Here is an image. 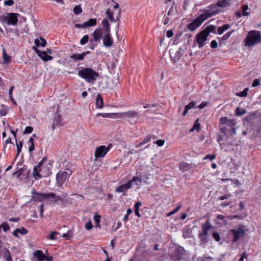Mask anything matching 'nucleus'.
<instances>
[{
	"instance_id": "12",
	"label": "nucleus",
	"mask_w": 261,
	"mask_h": 261,
	"mask_svg": "<svg viewBox=\"0 0 261 261\" xmlns=\"http://www.w3.org/2000/svg\"><path fill=\"white\" fill-rule=\"evenodd\" d=\"M230 231L233 235V242H237L240 238L242 237L245 234L244 230L241 227L237 229H231Z\"/></svg>"
},
{
	"instance_id": "14",
	"label": "nucleus",
	"mask_w": 261,
	"mask_h": 261,
	"mask_svg": "<svg viewBox=\"0 0 261 261\" xmlns=\"http://www.w3.org/2000/svg\"><path fill=\"white\" fill-rule=\"evenodd\" d=\"M107 152L108 149H106V147L103 145H101L96 147L94 155L96 159L102 158L105 156Z\"/></svg>"
},
{
	"instance_id": "38",
	"label": "nucleus",
	"mask_w": 261,
	"mask_h": 261,
	"mask_svg": "<svg viewBox=\"0 0 261 261\" xmlns=\"http://www.w3.org/2000/svg\"><path fill=\"white\" fill-rule=\"evenodd\" d=\"M89 40V36L87 35H86L83 36V37L80 40V43L82 45H84L87 43Z\"/></svg>"
},
{
	"instance_id": "59",
	"label": "nucleus",
	"mask_w": 261,
	"mask_h": 261,
	"mask_svg": "<svg viewBox=\"0 0 261 261\" xmlns=\"http://www.w3.org/2000/svg\"><path fill=\"white\" fill-rule=\"evenodd\" d=\"M92 224L91 221H89L85 224L86 229L88 230H89L92 228Z\"/></svg>"
},
{
	"instance_id": "41",
	"label": "nucleus",
	"mask_w": 261,
	"mask_h": 261,
	"mask_svg": "<svg viewBox=\"0 0 261 261\" xmlns=\"http://www.w3.org/2000/svg\"><path fill=\"white\" fill-rule=\"evenodd\" d=\"M243 8V13L242 15L243 16H248L249 14V13L247 11L248 9V7L247 5H245L242 6Z\"/></svg>"
},
{
	"instance_id": "23",
	"label": "nucleus",
	"mask_w": 261,
	"mask_h": 261,
	"mask_svg": "<svg viewBox=\"0 0 261 261\" xmlns=\"http://www.w3.org/2000/svg\"><path fill=\"white\" fill-rule=\"evenodd\" d=\"M229 0L218 1L216 4L217 7H226L229 5Z\"/></svg>"
},
{
	"instance_id": "9",
	"label": "nucleus",
	"mask_w": 261,
	"mask_h": 261,
	"mask_svg": "<svg viewBox=\"0 0 261 261\" xmlns=\"http://www.w3.org/2000/svg\"><path fill=\"white\" fill-rule=\"evenodd\" d=\"M70 174V171H69V173L66 171L59 172V173L57 174L56 176V180L58 185L59 186H62L63 183L69 177Z\"/></svg>"
},
{
	"instance_id": "2",
	"label": "nucleus",
	"mask_w": 261,
	"mask_h": 261,
	"mask_svg": "<svg viewBox=\"0 0 261 261\" xmlns=\"http://www.w3.org/2000/svg\"><path fill=\"white\" fill-rule=\"evenodd\" d=\"M140 115L138 112L136 111H128L127 112L118 113L117 114V118L125 119L131 124H135L138 123L140 119Z\"/></svg>"
},
{
	"instance_id": "28",
	"label": "nucleus",
	"mask_w": 261,
	"mask_h": 261,
	"mask_svg": "<svg viewBox=\"0 0 261 261\" xmlns=\"http://www.w3.org/2000/svg\"><path fill=\"white\" fill-rule=\"evenodd\" d=\"M3 257L5 258L6 261H12V258L10 255V252L7 248H5L4 250Z\"/></svg>"
},
{
	"instance_id": "31",
	"label": "nucleus",
	"mask_w": 261,
	"mask_h": 261,
	"mask_svg": "<svg viewBox=\"0 0 261 261\" xmlns=\"http://www.w3.org/2000/svg\"><path fill=\"white\" fill-rule=\"evenodd\" d=\"M179 169L182 171H186L190 169V165L187 163H181L179 164Z\"/></svg>"
},
{
	"instance_id": "57",
	"label": "nucleus",
	"mask_w": 261,
	"mask_h": 261,
	"mask_svg": "<svg viewBox=\"0 0 261 261\" xmlns=\"http://www.w3.org/2000/svg\"><path fill=\"white\" fill-rule=\"evenodd\" d=\"M216 158V155L214 154H207L206 156L204 157V159H209L210 161H213L214 159Z\"/></svg>"
},
{
	"instance_id": "22",
	"label": "nucleus",
	"mask_w": 261,
	"mask_h": 261,
	"mask_svg": "<svg viewBox=\"0 0 261 261\" xmlns=\"http://www.w3.org/2000/svg\"><path fill=\"white\" fill-rule=\"evenodd\" d=\"M96 24V19L94 18H90L87 21L83 23V27L87 28L90 27L95 26Z\"/></svg>"
},
{
	"instance_id": "34",
	"label": "nucleus",
	"mask_w": 261,
	"mask_h": 261,
	"mask_svg": "<svg viewBox=\"0 0 261 261\" xmlns=\"http://www.w3.org/2000/svg\"><path fill=\"white\" fill-rule=\"evenodd\" d=\"M199 119H197L193 126V127L190 129V132H192L194 130H197V132H199L200 130V124L198 123Z\"/></svg>"
},
{
	"instance_id": "25",
	"label": "nucleus",
	"mask_w": 261,
	"mask_h": 261,
	"mask_svg": "<svg viewBox=\"0 0 261 261\" xmlns=\"http://www.w3.org/2000/svg\"><path fill=\"white\" fill-rule=\"evenodd\" d=\"M117 113H98L97 116H100L103 118H117Z\"/></svg>"
},
{
	"instance_id": "60",
	"label": "nucleus",
	"mask_w": 261,
	"mask_h": 261,
	"mask_svg": "<svg viewBox=\"0 0 261 261\" xmlns=\"http://www.w3.org/2000/svg\"><path fill=\"white\" fill-rule=\"evenodd\" d=\"M155 143L159 146H162L165 143V141L164 140L160 139V140H158Z\"/></svg>"
},
{
	"instance_id": "56",
	"label": "nucleus",
	"mask_w": 261,
	"mask_h": 261,
	"mask_svg": "<svg viewBox=\"0 0 261 261\" xmlns=\"http://www.w3.org/2000/svg\"><path fill=\"white\" fill-rule=\"evenodd\" d=\"M106 14L107 16L109 17V19L111 20H113L114 19L113 13L110 11V10L109 9H107L106 11Z\"/></svg>"
},
{
	"instance_id": "32",
	"label": "nucleus",
	"mask_w": 261,
	"mask_h": 261,
	"mask_svg": "<svg viewBox=\"0 0 261 261\" xmlns=\"http://www.w3.org/2000/svg\"><path fill=\"white\" fill-rule=\"evenodd\" d=\"M229 28V25L228 24H225L222 25V27H220L218 29V33L219 35H221L223 33L228 30Z\"/></svg>"
},
{
	"instance_id": "44",
	"label": "nucleus",
	"mask_w": 261,
	"mask_h": 261,
	"mask_svg": "<svg viewBox=\"0 0 261 261\" xmlns=\"http://www.w3.org/2000/svg\"><path fill=\"white\" fill-rule=\"evenodd\" d=\"M225 217L224 216L222 215H218L217 217V219L215 220V222L217 224L219 223L218 221H217L218 220H221L223 221L225 223L226 222V221L225 220Z\"/></svg>"
},
{
	"instance_id": "39",
	"label": "nucleus",
	"mask_w": 261,
	"mask_h": 261,
	"mask_svg": "<svg viewBox=\"0 0 261 261\" xmlns=\"http://www.w3.org/2000/svg\"><path fill=\"white\" fill-rule=\"evenodd\" d=\"M16 142H17L16 139ZM16 145H17V155H18V154L21 152L23 143L22 141H19L18 144L17 143H16Z\"/></svg>"
},
{
	"instance_id": "61",
	"label": "nucleus",
	"mask_w": 261,
	"mask_h": 261,
	"mask_svg": "<svg viewBox=\"0 0 261 261\" xmlns=\"http://www.w3.org/2000/svg\"><path fill=\"white\" fill-rule=\"evenodd\" d=\"M14 1L13 0H7L4 2V4L7 6H12L14 4Z\"/></svg>"
},
{
	"instance_id": "43",
	"label": "nucleus",
	"mask_w": 261,
	"mask_h": 261,
	"mask_svg": "<svg viewBox=\"0 0 261 261\" xmlns=\"http://www.w3.org/2000/svg\"><path fill=\"white\" fill-rule=\"evenodd\" d=\"M59 234V233L57 231H53L50 233L48 239L54 240L57 239L56 236Z\"/></svg>"
},
{
	"instance_id": "27",
	"label": "nucleus",
	"mask_w": 261,
	"mask_h": 261,
	"mask_svg": "<svg viewBox=\"0 0 261 261\" xmlns=\"http://www.w3.org/2000/svg\"><path fill=\"white\" fill-rule=\"evenodd\" d=\"M151 137L150 135H148L140 143L136 144V148H139L142 145L145 144L150 141Z\"/></svg>"
},
{
	"instance_id": "52",
	"label": "nucleus",
	"mask_w": 261,
	"mask_h": 261,
	"mask_svg": "<svg viewBox=\"0 0 261 261\" xmlns=\"http://www.w3.org/2000/svg\"><path fill=\"white\" fill-rule=\"evenodd\" d=\"M260 80L259 79H255L252 84V87H255L260 85Z\"/></svg>"
},
{
	"instance_id": "45",
	"label": "nucleus",
	"mask_w": 261,
	"mask_h": 261,
	"mask_svg": "<svg viewBox=\"0 0 261 261\" xmlns=\"http://www.w3.org/2000/svg\"><path fill=\"white\" fill-rule=\"evenodd\" d=\"M100 219V216L99 215H95L94 216V220L95 221V222L96 223V225L97 227H99L100 226V224H99Z\"/></svg>"
},
{
	"instance_id": "36",
	"label": "nucleus",
	"mask_w": 261,
	"mask_h": 261,
	"mask_svg": "<svg viewBox=\"0 0 261 261\" xmlns=\"http://www.w3.org/2000/svg\"><path fill=\"white\" fill-rule=\"evenodd\" d=\"M248 91V88H245L243 91L237 93L236 95L237 96H241V97H245V96H247Z\"/></svg>"
},
{
	"instance_id": "6",
	"label": "nucleus",
	"mask_w": 261,
	"mask_h": 261,
	"mask_svg": "<svg viewBox=\"0 0 261 261\" xmlns=\"http://www.w3.org/2000/svg\"><path fill=\"white\" fill-rule=\"evenodd\" d=\"M32 193L33 195L32 201H42L44 199H48V198H54L55 202L61 200L60 196H56L55 195V194H54L53 193H50L48 194L39 193L36 192L35 190H34L32 191Z\"/></svg>"
},
{
	"instance_id": "10",
	"label": "nucleus",
	"mask_w": 261,
	"mask_h": 261,
	"mask_svg": "<svg viewBox=\"0 0 261 261\" xmlns=\"http://www.w3.org/2000/svg\"><path fill=\"white\" fill-rule=\"evenodd\" d=\"M207 33L205 34V32L201 31L196 36L195 40L198 43V47L202 48L205 45V42L207 40L208 37Z\"/></svg>"
},
{
	"instance_id": "42",
	"label": "nucleus",
	"mask_w": 261,
	"mask_h": 261,
	"mask_svg": "<svg viewBox=\"0 0 261 261\" xmlns=\"http://www.w3.org/2000/svg\"><path fill=\"white\" fill-rule=\"evenodd\" d=\"M14 88V86H12L10 88V89H9V95L10 99L12 101V102L14 103V104H16V102L14 101V98L13 97V95H12V91H13V90Z\"/></svg>"
},
{
	"instance_id": "8",
	"label": "nucleus",
	"mask_w": 261,
	"mask_h": 261,
	"mask_svg": "<svg viewBox=\"0 0 261 261\" xmlns=\"http://www.w3.org/2000/svg\"><path fill=\"white\" fill-rule=\"evenodd\" d=\"M202 231L199 233L198 236L202 243L207 242L208 232L212 228L211 223L207 221L204 224H202Z\"/></svg>"
},
{
	"instance_id": "33",
	"label": "nucleus",
	"mask_w": 261,
	"mask_h": 261,
	"mask_svg": "<svg viewBox=\"0 0 261 261\" xmlns=\"http://www.w3.org/2000/svg\"><path fill=\"white\" fill-rule=\"evenodd\" d=\"M3 59L4 64L9 63L11 61V57L6 53L4 49L3 54Z\"/></svg>"
},
{
	"instance_id": "15",
	"label": "nucleus",
	"mask_w": 261,
	"mask_h": 261,
	"mask_svg": "<svg viewBox=\"0 0 261 261\" xmlns=\"http://www.w3.org/2000/svg\"><path fill=\"white\" fill-rule=\"evenodd\" d=\"M105 31H103V29L100 28H97L93 33V39H91L90 41L92 42L93 40L96 42L99 41L102 38V34Z\"/></svg>"
},
{
	"instance_id": "48",
	"label": "nucleus",
	"mask_w": 261,
	"mask_h": 261,
	"mask_svg": "<svg viewBox=\"0 0 261 261\" xmlns=\"http://www.w3.org/2000/svg\"><path fill=\"white\" fill-rule=\"evenodd\" d=\"M180 208H181V205H178L175 210H174L172 212L169 213L167 214V216L169 217V216L175 214L180 210Z\"/></svg>"
},
{
	"instance_id": "7",
	"label": "nucleus",
	"mask_w": 261,
	"mask_h": 261,
	"mask_svg": "<svg viewBox=\"0 0 261 261\" xmlns=\"http://www.w3.org/2000/svg\"><path fill=\"white\" fill-rule=\"evenodd\" d=\"M19 16V14L16 13H7L6 15L0 16V22L8 25H15L18 22Z\"/></svg>"
},
{
	"instance_id": "58",
	"label": "nucleus",
	"mask_w": 261,
	"mask_h": 261,
	"mask_svg": "<svg viewBox=\"0 0 261 261\" xmlns=\"http://www.w3.org/2000/svg\"><path fill=\"white\" fill-rule=\"evenodd\" d=\"M195 102L192 101L189 103L188 105L186 106L185 107H186L188 109L190 110L192 108H193L195 106Z\"/></svg>"
},
{
	"instance_id": "46",
	"label": "nucleus",
	"mask_w": 261,
	"mask_h": 261,
	"mask_svg": "<svg viewBox=\"0 0 261 261\" xmlns=\"http://www.w3.org/2000/svg\"><path fill=\"white\" fill-rule=\"evenodd\" d=\"M16 231L17 233H20L23 235L25 234L28 233V230L23 227H21V228H17Z\"/></svg>"
},
{
	"instance_id": "21",
	"label": "nucleus",
	"mask_w": 261,
	"mask_h": 261,
	"mask_svg": "<svg viewBox=\"0 0 261 261\" xmlns=\"http://www.w3.org/2000/svg\"><path fill=\"white\" fill-rule=\"evenodd\" d=\"M33 254L38 259L39 261H43L46 259V256L41 250H37L33 253Z\"/></svg>"
},
{
	"instance_id": "64",
	"label": "nucleus",
	"mask_w": 261,
	"mask_h": 261,
	"mask_svg": "<svg viewBox=\"0 0 261 261\" xmlns=\"http://www.w3.org/2000/svg\"><path fill=\"white\" fill-rule=\"evenodd\" d=\"M207 105V102H202L200 105H199L198 106V108L200 109H202L203 108H204L205 107H206Z\"/></svg>"
},
{
	"instance_id": "29",
	"label": "nucleus",
	"mask_w": 261,
	"mask_h": 261,
	"mask_svg": "<svg viewBox=\"0 0 261 261\" xmlns=\"http://www.w3.org/2000/svg\"><path fill=\"white\" fill-rule=\"evenodd\" d=\"M216 29V27L213 25H211L207 27L204 30H202L205 32V33H207V35L209 36L211 32H214Z\"/></svg>"
},
{
	"instance_id": "54",
	"label": "nucleus",
	"mask_w": 261,
	"mask_h": 261,
	"mask_svg": "<svg viewBox=\"0 0 261 261\" xmlns=\"http://www.w3.org/2000/svg\"><path fill=\"white\" fill-rule=\"evenodd\" d=\"M24 167L20 168L17 171L14 172V174L17 175V177H19L22 174V172L24 171Z\"/></svg>"
},
{
	"instance_id": "17",
	"label": "nucleus",
	"mask_w": 261,
	"mask_h": 261,
	"mask_svg": "<svg viewBox=\"0 0 261 261\" xmlns=\"http://www.w3.org/2000/svg\"><path fill=\"white\" fill-rule=\"evenodd\" d=\"M105 36L103 38V45L107 47H110L112 46L113 41L110 37V32H105Z\"/></svg>"
},
{
	"instance_id": "35",
	"label": "nucleus",
	"mask_w": 261,
	"mask_h": 261,
	"mask_svg": "<svg viewBox=\"0 0 261 261\" xmlns=\"http://www.w3.org/2000/svg\"><path fill=\"white\" fill-rule=\"evenodd\" d=\"M129 181H132V183L133 182H136V185L137 186L140 185L142 182L141 179L138 176L134 177L133 179L132 180H130Z\"/></svg>"
},
{
	"instance_id": "47",
	"label": "nucleus",
	"mask_w": 261,
	"mask_h": 261,
	"mask_svg": "<svg viewBox=\"0 0 261 261\" xmlns=\"http://www.w3.org/2000/svg\"><path fill=\"white\" fill-rule=\"evenodd\" d=\"M2 109L0 110V115L1 116H5L7 113L6 108L3 105H2Z\"/></svg>"
},
{
	"instance_id": "11",
	"label": "nucleus",
	"mask_w": 261,
	"mask_h": 261,
	"mask_svg": "<svg viewBox=\"0 0 261 261\" xmlns=\"http://www.w3.org/2000/svg\"><path fill=\"white\" fill-rule=\"evenodd\" d=\"M181 50V48H177L176 47H173L170 49V56L173 62H175L181 57L182 53Z\"/></svg>"
},
{
	"instance_id": "49",
	"label": "nucleus",
	"mask_w": 261,
	"mask_h": 261,
	"mask_svg": "<svg viewBox=\"0 0 261 261\" xmlns=\"http://www.w3.org/2000/svg\"><path fill=\"white\" fill-rule=\"evenodd\" d=\"M213 237L217 242L219 241L221 239L219 233L217 231L213 233Z\"/></svg>"
},
{
	"instance_id": "26",
	"label": "nucleus",
	"mask_w": 261,
	"mask_h": 261,
	"mask_svg": "<svg viewBox=\"0 0 261 261\" xmlns=\"http://www.w3.org/2000/svg\"><path fill=\"white\" fill-rule=\"evenodd\" d=\"M96 105L97 108H101L103 107V99L101 95L98 94L96 96Z\"/></svg>"
},
{
	"instance_id": "63",
	"label": "nucleus",
	"mask_w": 261,
	"mask_h": 261,
	"mask_svg": "<svg viewBox=\"0 0 261 261\" xmlns=\"http://www.w3.org/2000/svg\"><path fill=\"white\" fill-rule=\"evenodd\" d=\"M229 196H230L229 194H226V195H224L223 196H222L220 197L219 198V199L220 200H225V199H228Z\"/></svg>"
},
{
	"instance_id": "1",
	"label": "nucleus",
	"mask_w": 261,
	"mask_h": 261,
	"mask_svg": "<svg viewBox=\"0 0 261 261\" xmlns=\"http://www.w3.org/2000/svg\"><path fill=\"white\" fill-rule=\"evenodd\" d=\"M204 13L198 17L194 19L193 21L188 25L189 30L193 31L199 27L202 23L209 17L216 15L219 12V9L216 5H211L206 8Z\"/></svg>"
},
{
	"instance_id": "62",
	"label": "nucleus",
	"mask_w": 261,
	"mask_h": 261,
	"mask_svg": "<svg viewBox=\"0 0 261 261\" xmlns=\"http://www.w3.org/2000/svg\"><path fill=\"white\" fill-rule=\"evenodd\" d=\"M218 46L217 42L216 40H213L211 43V47L212 48H216Z\"/></svg>"
},
{
	"instance_id": "53",
	"label": "nucleus",
	"mask_w": 261,
	"mask_h": 261,
	"mask_svg": "<svg viewBox=\"0 0 261 261\" xmlns=\"http://www.w3.org/2000/svg\"><path fill=\"white\" fill-rule=\"evenodd\" d=\"M33 128L32 126H27L24 129L23 134H30L32 132Z\"/></svg>"
},
{
	"instance_id": "18",
	"label": "nucleus",
	"mask_w": 261,
	"mask_h": 261,
	"mask_svg": "<svg viewBox=\"0 0 261 261\" xmlns=\"http://www.w3.org/2000/svg\"><path fill=\"white\" fill-rule=\"evenodd\" d=\"M132 187V181H128L127 183L117 187L116 191L117 192H123L126 191Z\"/></svg>"
},
{
	"instance_id": "30",
	"label": "nucleus",
	"mask_w": 261,
	"mask_h": 261,
	"mask_svg": "<svg viewBox=\"0 0 261 261\" xmlns=\"http://www.w3.org/2000/svg\"><path fill=\"white\" fill-rule=\"evenodd\" d=\"M102 24L103 26V27L105 28L104 33L110 32V24H109L108 21L107 19H103V20L102 21Z\"/></svg>"
},
{
	"instance_id": "13",
	"label": "nucleus",
	"mask_w": 261,
	"mask_h": 261,
	"mask_svg": "<svg viewBox=\"0 0 261 261\" xmlns=\"http://www.w3.org/2000/svg\"><path fill=\"white\" fill-rule=\"evenodd\" d=\"M47 158L44 157L41 161L39 162L38 165L34 167L33 176L36 179H39L42 177L41 175L39 172L41 171V167L42 166L43 163L46 161Z\"/></svg>"
},
{
	"instance_id": "4",
	"label": "nucleus",
	"mask_w": 261,
	"mask_h": 261,
	"mask_svg": "<svg viewBox=\"0 0 261 261\" xmlns=\"http://www.w3.org/2000/svg\"><path fill=\"white\" fill-rule=\"evenodd\" d=\"M260 34L259 31L253 30L250 31L245 39V45L251 46L259 43L260 40Z\"/></svg>"
},
{
	"instance_id": "3",
	"label": "nucleus",
	"mask_w": 261,
	"mask_h": 261,
	"mask_svg": "<svg viewBox=\"0 0 261 261\" xmlns=\"http://www.w3.org/2000/svg\"><path fill=\"white\" fill-rule=\"evenodd\" d=\"M78 74L88 83L93 82L99 76L98 73L89 67L79 70Z\"/></svg>"
},
{
	"instance_id": "37",
	"label": "nucleus",
	"mask_w": 261,
	"mask_h": 261,
	"mask_svg": "<svg viewBox=\"0 0 261 261\" xmlns=\"http://www.w3.org/2000/svg\"><path fill=\"white\" fill-rule=\"evenodd\" d=\"M73 12L75 14H79L82 12V9L80 6H76L73 8Z\"/></svg>"
},
{
	"instance_id": "5",
	"label": "nucleus",
	"mask_w": 261,
	"mask_h": 261,
	"mask_svg": "<svg viewBox=\"0 0 261 261\" xmlns=\"http://www.w3.org/2000/svg\"><path fill=\"white\" fill-rule=\"evenodd\" d=\"M220 130L226 135H229L230 129L236 125L234 120L228 119L227 117H222L220 120Z\"/></svg>"
},
{
	"instance_id": "55",
	"label": "nucleus",
	"mask_w": 261,
	"mask_h": 261,
	"mask_svg": "<svg viewBox=\"0 0 261 261\" xmlns=\"http://www.w3.org/2000/svg\"><path fill=\"white\" fill-rule=\"evenodd\" d=\"M234 31H232L230 32H228L226 34H225L222 38V40H227L229 37L230 36H231L232 33Z\"/></svg>"
},
{
	"instance_id": "20",
	"label": "nucleus",
	"mask_w": 261,
	"mask_h": 261,
	"mask_svg": "<svg viewBox=\"0 0 261 261\" xmlns=\"http://www.w3.org/2000/svg\"><path fill=\"white\" fill-rule=\"evenodd\" d=\"M63 123L62 121V118L60 115H57L55 116L52 129H54L56 127L62 126Z\"/></svg>"
},
{
	"instance_id": "51",
	"label": "nucleus",
	"mask_w": 261,
	"mask_h": 261,
	"mask_svg": "<svg viewBox=\"0 0 261 261\" xmlns=\"http://www.w3.org/2000/svg\"><path fill=\"white\" fill-rule=\"evenodd\" d=\"M72 236V232L71 231H68L67 233H64L62 235L63 238H66V239H69Z\"/></svg>"
},
{
	"instance_id": "24",
	"label": "nucleus",
	"mask_w": 261,
	"mask_h": 261,
	"mask_svg": "<svg viewBox=\"0 0 261 261\" xmlns=\"http://www.w3.org/2000/svg\"><path fill=\"white\" fill-rule=\"evenodd\" d=\"M35 45L38 47H39V46L44 47L46 44V40L44 38L40 37V40L36 39L35 40Z\"/></svg>"
},
{
	"instance_id": "16",
	"label": "nucleus",
	"mask_w": 261,
	"mask_h": 261,
	"mask_svg": "<svg viewBox=\"0 0 261 261\" xmlns=\"http://www.w3.org/2000/svg\"><path fill=\"white\" fill-rule=\"evenodd\" d=\"M34 50L37 53L38 56L44 61L47 62L53 59V57L48 55L45 51H42L37 49L35 47H33Z\"/></svg>"
},
{
	"instance_id": "50",
	"label": "nucleus",
	"mask_w": 261,
	"mask_h": 261,
	"mask_svg": "<svg viewBox=\"0 0 261 261\" xmlns=\"http://www.w3.org/2000/svg\"><path fill=\"white\" fill-rule=\"evenodd\" d=\"M1 227L3 228L4 231L5 232L7 231L8 230L10 229V227L9 225L6 223H3L2 225H1Z\"/></svg>"
},
{
	"instance_id": "19",
	"label": "nucleus",
	"mask_w": 261,
	"mask_h": 261,
	"mask_svg": "<svg viewBox=\"0 0 261 261\" xmlns=\"http://www.w3.org/2000/svg\"><path fill=\"white\" fill-rule=\"evenodd\" d=\"M90 53V51H87L85 53H83L81 54H73L70 56V58L73 60L74 62H77L79 61L83 60L84 59V57L87 54Z\"/></svg>"
},
{
	"instance_id": "40",
	"label": "nucleus",
	"mask_w": 261,
	"mask_h": 261,
	"mask_svg": "<svg viewBox=\"0 0 261 261\" xmlns=\"http://www.w3.org/2000/svg\"><path fill=\"white\" fill-rule=\"evenodd\" d=\"M246 111L240 108H237L236 110V114L238 116H241L245 114Z\"/></svg>"
}]
</instances>
